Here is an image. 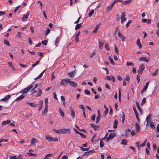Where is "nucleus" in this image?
<instances>
[{
    "label": "nucleus",
    "instance_id": "4be33fe9",
    "mask_svg": "<svg viewBox=\"0 0 159 159\" xmlns=\"http://www.w3.org/2000/svg\"><path fill=\"white\" fill-rule=\"evenodd\" d=\"M59 109V112L60 113L62 117H64L65 116L64 112L62 110L61 108L60 107Z\"/></svg>",
    "mask_w": 159,
    "mask_h": 159
},
{
    "label": "nucleus",
    "instance_id": "4d7b16f0",
    "mask_svg": "<svg viewBox=\"0 0 159 159\" xmlns=\"http://www.w3.org/2000/svg\"><path fill=\"white\" fill-rule=\"evenodd\" d=\"M4 44H6L8 46H9V41L7 40L4 39Z\"/></svg>",
    "mask_w": 159,
    "mask_h": 159
},
{
    "label": "nucleus",
    "instance_id": "338daca9",
    "mask_svg": "<svg viewBox=\"0 0 159 159\" xmlns=\"http://www.w3.org/2000/svg\"><path fill=\"white\" fill-rule=\"evenodd\" d=\"M105 79L107 80H111V77L110 76H107L105 77Z\"/></svg>",
    "mask_w": 159,
    "mask_h": 159
},
{
    "label": "nucleus",
    "instance_id": "680f3d73",
    "mask_svg": "<svg viewBox=\"0 0 159 159\" xmlns=\"http://www.w3.org/2000/svg\"><path fill=\"white\" fill-rule=\"evenodd\" d=\"M115 52H116V53L117 54H119L118 50V48H117V47L116 46L115 47Z\"/></svg>",
    "mask_w": 159,
    "mask_h": 159
},
{
    "label": "nucleus",
    "instance_id": "a18cd8bd",
    "mask_svg": "<svg viewBox=\"0 0 159 159\" xmlns=\"http://www.w3.org/2000/svg\"><path fill=\"white\" fill-rule=\"evenodd\" d=\"M105 49L106 50H107V51L110 50V49L108 47V45L107 43H105Z\"/></svg>",
    "mask_w": 159,
    "mask_h": 159
},
{
    "label": "nucleus",
    "instance_id": "c85d7f7f",
    "mask_svg": "<svg viewBox=\"0 0 159 159\" xmlns=\"http://www.w3.org/2000/svg\"><path fill=\"white\" fill-rule=\"evenodd\" d=\"M82 26L81 24H77L75 27V30H77Z\"/></svg>",
    "mask_w": 159,
    "mask_h": 159
},
{
    "label": "nucleus",
    "instance_id": "f704fd0d",
    "mask_svg": "<svg viewBox=\"0 0 159 159\" xmlns=\"http://www.w3.org/2000/svg\"><path fill=\"white\" fill-rule=\"evenodd\" d=\"M127 142L126 140L125 139H123L122 140L121 142V144H122L126 145L127 144Z\"/></svg>",
    "mask_w": 159,
    "mask_h": 159
},
{
    "label": "nucleus",
    "instance_id": "052dcab7",
    "mask_svg": "<svg viewBox=\"0 0 159 159\" xmlns=\"http://www.w3.org/2000/svg\"><path fill=\"white\" fill-rule=\"evenodd\" d=\"M79 134L80 135V136L83 138H85L86 137V136H85V135L82 133L80 132Z\"/></svg>",
    "mask_w": 159,
    "mask_h": 159
},
{
    "label": "nucleus",
    "instance_id": "b1692460",
    "mask_svg": "<svg viewBox=\"0 0 159 159\" xmlns=\"http://www.w3.org/2000/svg\"><path fill=\"white\" fill-rule=\"evenodd\" d=\"M118 121L116 119L114 121L113 128L115 129L116 128L117 126Z\"/></svg>",
    "mask_w": 159,
    "mask_h": 159
},
{
    "label": "nucleus",
    "instance_id": "0eeeda50",
    "mask_svg": "<svg viewBox=\"0 0 159 159\" xmlns=\"http://www.w3.org/2000/svg\"><path fill=\"white\" fill-rule=\"evenodd\" d=\"M116 136V135L114 133H111L107 139V141H109L110 140L113 139Z\"/></svg>",
    "mask_w": 159,
    "mask_h": 159
},
{
    "label": "nucleus",
    "instance_id": "bf43d9fd",
    "mask_svg": "<svg viewBox=\"0 0 159 159\" xmlns=\"http://www.w3.org/2000/svg\"><path fill=\"white\" fill-rule=\"evenodd\" d=\"M100 146L101 147H103V146H104V143H103V141L102 140H101L100 141Z\"/></svg>",
    "mask_w": 159,
    "mask_h": 159
},
{
    "label": "nucleus",
    "instance_id": "c03bdc74",
    "mask_svg": "<svg viewBox=\"0 0 159 159\" xmlns=\"http://www.w3.org/2000/svg\"><path fill=\"white\" fill-rule=\"evenodd\" d=\"M80 149L82 151H87V150H89V148H84L82 147H80Z\"/></svg>",
    "mask_w": 159,
    "mask_h": 159
},
{
    "label": "nucleus",
    "instance_id": "dca6fc26",
    "mask_svg": "<svg viewBox=\"0 0 159 159\" xmlns=\"http://www.w3.org/2000/svg\"><path fill=\"white\" fill-rule=\"evenodd\" d=\"M46 71V70H43L39 75V76L36 78H34V80H36L37 79L40 78L42 76H43V73Z\"/></svg>",
    "mask_w": 159,
    "mask_h": 159
},
{
    "label": "nucleus",
    "instance_id": "e433bc0d",
    "mask_svg": "<svg viewBox=\"0 0 159 159\" xmlns=\"http://www.w3.org/2000/svg\"><path fill=\"white\" fill-rule=\"evenodd\" d=\"M90 125L95 130L98 128V126L93 123H92Z\"/></svg>",
    "mask_w": 159,
    "mask_h": 159
},
{
    "label": "nucleus",
    "instance_id": "e2e57ef3",
    "mask_svg": "<svg viewBox=\"0 0 159 159\" xmlns=\"http://www.w3.org/2000/svg\"><path fill=\"white\" fill-rule=\"evenodd\" d=\"M58 139L57 138H52L51 141L52 142H57L58 141Z\"/></svg>",
    "mask_w": 159,
    "mask_h": 159
},
{
    "label": "nucleus",
    "instance_id": "cd10ccee",
    "mask_svg": "<svg viewBox=\"0 0 159 159\" xmlns=\"http://www.w3.org/2000/svg\"><path fill=\"white\" fill-rule=\"evenodd\" d=\"M136 104L137 108L138 109L139 111L140 112H141L142 111V110L141 107H140L139 103L138 102H136Z\"/></svg>",
    "mask_w": 159,
    "mask_h": 159
},
{
    "label": "nucleus",
    "instance_id": "13d9d810",
    "mask_svg": "<svg viewBox=\"0 0 159 159\" xmlns=\"http://www.w3.org/2000/svg\"><path fill=\"white\" fill-rule=\"evenodd\" d=\"M96 51H94L91 54V55L90 56V57L91 58H92L96 54Z\"/></svg>",
    "mask_w": 159,
    "mask_h": 159
},
{
    "label": "nucleus",
    "instance_id": "a19ab883",
    "mask_svg": "<svg viewBox=\"0 0 159 159\" xmlns=\"http://www.w3.org/2000/svg\"><path fill=\"white\" fill-rule=\"evenodd\" d=\"M52 138L50 137L49 136H46L45 137V139H46L47 140L49 141H51Z\"/></svg>",
    "mask_w": 159,
    "mask_h": 159
},
{
    "label": "nucleus",
    "instance_id": "39448f33",
    "mask_svg": "<svg viewBox=\"0 0 159 159\" xmlns=\"http://www.w3.org/2000/svg\"><path fill=\"white\" fill-rule=\"evenodd\" d=\"M70 129H61V134H65L67 133H70Z\"/></svg>",
    "mask_w": 159,
    "mask_h": 159
},
{
    "label": "nucleus",
    "instance_id": "473e14b6",
    "mask_svg": "<svg viewBox=\"0 0 159 159\" xmlns=\"http://www.w3.org/2000/svg\"><path fill=\"white\" fill-rule=\"evenodd\" d=\"M101 117V116L100 115H98L97 117L96 118V123H98L99 122Z\"/></svg>",
    "mask_w": 159,
    "mask_h": 159
},
{
    "label": "nucleus",
    "instance_id": "6ab92c4d",
    "mask_svg": "<svg viewBox=\"0 0 159 159\" xmlns=\"http://www.w3.org/2000/svg\"><path fill=\"white\" fill-rule=\"evenodd\" d=\"M136 43L137 45L138 46L139 48L140 49H141L142 48V46L140 42V40L139 39H138L136 42Z\"/></svg>",
    "mask_w": 159,
    "mask_h": 159
},
{
    "label": "nucleus",
    "instance_id": "603ef678",
    "mask_svg": "<svg viewBox=\"0 0 159 159\" xmlns=\"http://www.w3.org/2000/svg\"><path fill=\"white\" fill-rule=\"evenodd\" d=\"M45 107H48V99L47 98H46L45 99Z\"/></svg>",
    "mask_w": 159,
    "mask_h": 159
},
{
    "label": "nucleus",
    "instance_id": "ddd939ff",
    "mask_svg": "<svg viewBox=\"0 0 159 159\" xmlns=\"http://www.w3.org/2000/svg\"><path fill=\"white\" fill-rule=\"evenodd\" d=\"M29 15V13L28 12H27V13L24 15L22 17V20L23 21H25L27 19V18L28 16Z\"/></svg>",
    "mask_w": 159,
    "mask_h": 159
},
{
    "label": "nucleus",
    "instance_id": "5fc2aeb1",
    "mask_svg": "<svg viewBox=\"0 0 159 159\" xmlns=\"http://www.w3.org/2000/svg\"><path fill=\"white\" fill-rule=\"evenodd\" d=\"M94 11L93 10H92L90 12H89V16L91 17L93 14V13H94Z\"/></svg>",
    "mask_w": 159,
    "mask_h": 159
},
{
    "label": "nucleus",
    "instance_id": "f3484780",
    "mask_svg": "<svg viewBox=\"0 0 159 159\" xmlns=\"http://www.w3.org/2000/svg\"><path fill=\"white\" fill-rule=\"evenodd\" d=\"M11 97L10 95H7L6 97H5L4 98L1 99V100L2 101H6Z\"/></svg>",
    "mask_w": 159,
    "mask_h": 159
},
{
    "label": "nucleus",
    "instance_id": "aec40b11",
    "mask_svg": "<svg viewBox=\"0 0 159 159\" xmlns=\"http://www.w3.org/2000/svg\"><path fill=\"white\" fill-rule=\"evenodd\" d=\"M70 85L71 86L75 87L76 86L77 84V83L75 82L74 81H70Z\"/></svg>",
    "mask_w": 159,
    "mask_h": 159
},
{
    "label": "nucleus",
    "instance_id": "6e6552de",
    "mask_svg": "<svg viewBox=\"0 0 159 159\" xmlns=\"http://www.w3.org/2000/svg\"><path fill=\"white\" fill-rule=\"evenodd\" d=\"M118 35L120 38L123 41H124L126 39V38L122 34H121L120 31L118 32Z\"/></svg>",
    "mask_w": 159,
    "mask_h": 159
},
{
    "label": "nucleus",
    "instance_id": "864d4df0",
    "mask_svg": "<svg viewBox=\"0 0 159 159\" xmlns=\"http://www.w3.org/2000/svg\"><path fill=\"white\" fill-rule=\"evenodd\" d=\"M139 73H138L137 75V79L138 80L137 83L138 84L140 81V75Z\"/></svg>",
    "mask_w": 159,
    "mask_h": 159
},
{
    "label": "nucleus",
    "instance_id": "0e129e2a",
    "mask_svg": "<svg viewBox=\"0 0 159 159\" xmlns=\"http://www.w3.org/2000/svg\"><path fill=\"white\" fill-rule=\"evenodd\" d=\"M112 8V7L111 5L108 6L107 8V11H109Z\"/></svg>",
    "mask_w": 159,
    "mask_h": 159
},
{
    "label": "nucleus",
    "instance_id": "72a5a7b5",
    "mask_svg": "<svg viewBox=\"0 0 159 159\" xmlns=\"http://www.w3.org/2000/svg\"><path fill=\"white\" fill-rule=\"evenodd\" d=\"M27 155L29 156H34L36 157L37 156V154L35 153H28Z\"/></svg>",
    "mask_w": 159,
    "mask_h": 159
},
{
    "label": "nucleus",
    "instance_id": "c756f323",
    "mask_svg": "<svg viewBox=\"0 0 159 159\" xmlns=\"http://www.w3.org/2000/svg\"><path fill=\"white\" fill-rule=\"evenodd\" d=\"M26 103L27 104L30 105L31 107H35L38 105L37 104H36L32 103H30L29 102H27Z\"/></svg>",
    "mask_w": 159,
    "mask_h": 159
},
{
    "label": "nucleus",
    "instance_id": "f03ea898",
    "mask_svg": "<svg viewBox=\"0 0 159 159\" xmlns=\"http://www.w3.org/2000/svg\"><path fill=\"white\" fill-rule=\"evenodd\" d=\"M70 80L67 79L65 78V79H62L61 80L60 83L61 85H63L64 86H66V83H69L70 82Z\"/></svg>",
    "mask_w": 159,
    "mask_h": 159
},
{
    "label": "nucleus",
    "instance_id": "79ce46f5",
    "mask_svg": "<svg viewBox=\"0 0 159 159\" xmlns=\"http://www.w3.org/2000/svg\"><path fill=\"white\" fill-rule=\"evenodd\" d=\"M52 154H47L45 157L43 158V159H48V158L52 156Z\"/></svg>",
    "mask_w": 159,
    "mask_h": 159
},
{
    "label": "nucleus",
    "instance_id": "412c9836",
    "mask_svg": "<svg viewBox=\"0 0 159 159\" xmlns=\"http://www.w3.org/2000/svg\"><path fill=\"white\" fill-rule=\"evenodd\" d=\"M11 121L10 120H8L6 121H3L2 123V125H5L9 124Z\"/></svg>",
    "mask_w": 159,
    "mask_h": 159
},
{
    "label": "nucleus",
    "instance_id": "7ed1b4c3",
    "mask_svg": "<svg viewBox=\"0 0 159 159\" xmlns=\"http://www.w3.org/2000/svg\"><path fill=\"white\" fill-rule=\"evenodd\" d=\"M144 69L145 66L143 64H141L138 70V72L140 74H142L143 71L144 70Z\"/></svg>",
    "mask_w": 159,
    "mask_h": 159
},
{
    "label": "nucleus",
    "instance_id": "2eb2a0df",
    "mask_svg": "<svg viewBox=\"0 0 159 159\" xmlns=\"http://www.w3.org/2000/svg\"><path fill=\"white\" fill-rule=\"evenodd\" d=\"M7 63L9 65V67H10V68H11V69L12 70H14L15 69V68L13 66V65L12 64V62H10V61H8L7 62Z\"/></svg>",
    "mask_w": 159,
    "mask_h": 159
},
{
    "label": "nucleus",
    "instance_id": "1a4fd4ad",
    "mask_svg": "<svg viewBox=\"0 0 159 159\" xmlns=\"http://www.w3.org/2000/svg\"><path fill=\"white\" fill-rule=\"evenodd\" d=\"M39 142L38 140L36 139L33 138H32L30 144L32 145H34L36 143Z\"/></svg>",
    "mask_w": 159,
    "mask_h": 159
},
{
    "label": "nucleus",
    "instance_id": "f257e3e1",
    "mask_svg": "<svg viewBox=\"0 0 159 159\" xmlns=\"http://www.w3.org/2000/svg\"><path fill=\"white\" fill-rule=\"evenodd\" d=\"M33 83H32L29 86L24 89L22 90H21L20 93H27L28 92V91L33 88Z\"/></svg>",
    "mask_w": 159,
    "mask_h": 159
},
{
    "label": "nucleus",
    "instance_id": "c9c22d12",
    "mask_svg": "<svg viewBox=\"0 0 159 159\" xmlns=\"http://www.w3.org/2000/svg\"><path fill=\"white\" fill-rule=\"evenodd\" d=\"M148 87L147 86L145 85L141 92V93H144V92H145L148 89Z\"/></svg>",
    "mask_w": 159,
    "mask_h": 159
},
{
    "label": "nucleus",
    "instance_id": "ea45409f",
    "mask_svg": "<svg viewBox=\"0 0 159 159\" xmlns=\"http://www.w3.org/2000/svg\"><path fill=\"white\" fill-rule=\"evenodd\" d=\"M50 30L49 28H48L47 30L45 31V36H47L48 34H49L50 32Z\"/></svg>",
    "mask_w": 159,
    "mask_h": 159
},
{
    "label": "nucleus",
    "instance_id": "423d86ee",
    "mask_svg": "<svg viewBox=\"0 0 159 159\" xmlns=\"http://www.w3.org/2000/svg\"><path fill=\"white\" fill-rule=\"evenodd\" d=\"M151 116L152 115L151 114H149L147 117L146 118L147 125L148 123H150V122L152 120Z\"/></svg>",
    "mask_w": 159,
    "mask_h": 159
},
{
    "label": "nucleus",
    "instance_id": "774afa93",
    "mask_svg": "<svg viewBox=\"0 0 159 159\" xmlns=\"http://www.w3.org/2000/svg\"><path fill=\"white\" fill-rule=\"evenodd\" d=\"M21 33L20 32H18L17 34V36L20 38H21Z\"/></svg>",
    "mask_w": 159,
    "mask_h": 159
},
{
    "label": "nucleus",
    "instance_id": "393cba45",
    "mask_svg": "<svg viewBox=\"0 0 159 159\" xmlns=\"http://www.w3.org/2000/svg\"><path fill=\"white\" fill-rule=\"evenodd\" d=\"M52 130L57 134H61V129L57 130L55 129H52Z\"/></svg>",
    "mask_w": 159,
    "mask_h": 159
},
{
    "label": "nucleus",
    "instance_id": "de8ad7c7",
    "mask_svg": "<svg viewBox=\"0 0 159 159\" xmlns=\"http://www.w3.org/2000/svg\"><path fill=\"white\" fill-rule=\"evenodd\" d=\"M128 66H133L134 64L131 62L128 61L126 64Z\"/></svg>",
    "mask_w": 159,
    "mask_h": 159
},
{
    "label": "nucleus",
    "instance_id": "bb28decb",
    "mask_svg": "<svg viewBox=\"0 0 159 159\" xmlns=\"http://www.w3.org/2000/svg\"><path fill=\"white\" fill-rule=\"evenodd\" d=\"M25 95H24L23 94L21 95L18 98H17L15 100V101H16L18 100H20L22 99V98H23L25 97Z\"/></svg>",
    "mask_w": 159,
    "mask_h": 159
},
{
    "label": "nucleus",
    "instance_id": "4c0bfd02",
    "mask_svg": "<svg viewBox=\"0 0 159 159\" xmlns=\"http://www.w3.org/2000/svg\"><path fill=\"white\" fill-rule=\"evenodd\" d=\"M99 48L101 49L102 48V46L104 44V42L103 41H99Z\"/></svg>",
    "mask_w": 159,
    "mask_h": 159
},
{
    "label": "nucleus",
    "instance_id": "a878e982",
    "mask_svg": "<svg viewBox=\"0 0 159 159\" xmlns=\"http://www.w3.org/2000/svg\"><path fill=\"white\" fill-rule=\"evenodd\" d=\"M37 89L38 90V93L37 94V96H40L42 94V90L39 88H38Z\"/></svg>",
    "mask_w": 159,
    "mask_h": 159
},
{
    "label": "nucleus",
    "instance_id": "8fccbe9b",
    "mask_svg": "<svg viewBox=\"0 0 159 159\" xmlns=\"http://www.w3.org/2000/svg\"><path fill=\"white\" fill-rule=\"evenodd\" d=\"M39 61H37L35 64H33L32 65V67H34L36 66L38 64H39Z\"/></svg>",
    "mask_w": 159,
    "mask_h": 159
},
{
    "label": "nucleus",
    "instance_id": "37998d69",
    "mask_svg": "<svg viewBox=\"0 0 159 159\" xmlns=\"http://www.w3.org/2000/svg\"><path fill=\"white\" fill-rule=\"evenodd\" d=\"M108 108H107L106 110H105L104 112V117H106L108 113Z\"/></svg>",
    "mask_w": 159,
    "mask_h": 159
},
{
    "label": "nucleus",
    "instance_id": "6e6d98bb",
    "mask_svg": "<svg viewBox=\"0 0 159 159\" xmlns=\"http://www.w3.org/2000/svg\"><path fill=\"white\" fill-rule=\"evenodd\" d=\"M150 126L151 128H153L154 129L155 128V126L153 124V123L152 122H151L150 123Z\"/></svg>",
    "mask_w": 159,
    "mask_h": 159
},
{
    "label": "nucleus",
    "instance_id": "2f4dec72",
    "mask_svg": "<svg viewBox=\"0 0 159 159\" xmlns=\"http://www.w3.org/2000/svg\"><path fill=\"white\" fill-rule=\"evenodd\" d=\"M108 59L109 60H110V61L111 62V63L112 64V65H114L115 64V63L114 62V61H113V59H112V58L110 56H109L108 57Z\"/></svg>",
    "mask_w": 159,
    "mask_h": 159
},
{
    "label": "nucleus",
    "instance_id": "7c9ffc66",
    "mask_svg": "<svg viewBox=\"0 0 159 159\" xmlns=\"http://www.w3.org/2000/svg\"><path fill=\"white\" fill-rule=\"evenodd\" d=\"M43 104V101L42 100L40 101L39 102V105H40V107H39V111H40L42 108Z\"/></svg>",
    "mask_w": 159,
    "mask_h": 159
},
{
    "label": "nucleus",
    "instance_id": "5701e85b",
    "mask_svg": "<svg viewBox=\"0 0 159 159\" xmlns=\"http://www.w3.org/2000/svg\"><path fill=\"white\" fill-rule=\"evenodd\" d=\"M99 25H96L94 30L93 31V33H97V30L99 27Z\"/></svg>",
    "mask_w": 159,
    "mask_h": 159
},
{
    "label": "nucleus",
    "instance_id": "4468645a",
    "mask_svg": "<svg viewBox=\"0 0 159 159\" xmlns=\"http://www.w3.org/2000/svg\"><path fill=\"white\" fill-rule=\"evenodd\" d=\"M48 111V107H45L42 113V115L43 116H45L46 113Z\"/></svg>",
    "mask_w": 159,
    "mask_h": 159
},
{
    "label": "nucleus",
    "instance_id": "9d476101",
    "mask_svg": "<svg viewBox=\"0 0 159 159\" xmlns=\"http://www.w3.org/2000/svg\"><path fill=\"white\" fill-rule=\"evenodd\" d=\"M139 61H146L147 62H148L149 61V60L148 59H147L146 57H140L139 59Z\"/></svg>",
    "mask_w": 159,
    "mask_h": 159
},
{
    "label": "nucleus",
    "instance_id": "69168bd1",
    "mask_svg": "<svg viewBox=\"0 0 159 159\" xmlns=\"http://www.w3.org/2000/svg\"><path fill=\"white\" fill-rule=\"evenodd\" d=\"M85 93L87 95H89L90 94V91L88 89H86L84 91Z\"/></svg>",
    "mask_w": 159,
    "mask_h": 159
},
{
    "label": "nucleus",
    "instance_id": "a211bd4d",
    "mask_svg": "<svg viewBox=\"0 0 159 159\" xmlns=\"http://www.w3.org/2000/svg\"><path fill=\"white\" fill-rule=\"evenodd\" d=\"M135 130L136 131V132L138 133L140 131V127L139 125L137 123H135Z\"/></svg>",
    "mask_w": 159,
    "mask_h": 159
},
{
    "label": "nucleus",
    "instance_id": "9b49d317",
    "mask_svg": "<svg viewBox=\"0 0 159 159\" xmlns=\"http://www.w3.org/2000/svg\"><path fill=\"white\" fill-rule=\"evenodd\" d=\"M76 70L73 71H72L68 74V75L70 77L73 78H74L75 74H76Z\"/></svg>",
    "mask_w": 159,
    "mask_h": 159
},
{
    "label": "nucleus",
    "instance_id": "09e8293b",
    "mask_svg": "<svg viewBox=\"0 0 159 159\" xmlns=\"http://www.w3.org/2000/svg\"><path fill=\"white\" fill-rule=\"evenodd\" d=\"M75 127H76V128H77V129H78L80 131H82V132H85V130L84 129H79V127H78L77 125H75Z\"/></svg>",
    "mask_w": 159,
    "mask_h": 159
},
{
    "label": "nucleus",
    "instance_id": "3c124183",
    "mask_svg": "<svg viewBox=\"0 0 159 159\" xmlns=\"http://www.w3.org/2000/svg\"><path fill=\"white\" fill-rule=\"evenodd\" d=\"M146 102V98H143V99L142 102L141 103V105L142 106Z\"/></svg>",
    "mask_w": 159,
    "mask_h": 159
},
{
    "label": "nucleus",
    "instance_id": "58836bf2",
    "mask_svg": "<svg viewBox=\"0 0 159 159\" xmlns=\"http://www.w3.org/2000/svg\"><path fill=\"white\" fill-rule=\"evenodd\" d=\"M59 37H58L57 38L56 40L55 41V45L56 46V47H57L58 44L59 42Z\"/></svg>",
    "mask_w": 159,
    "mask_h": 159
},
{
    "label": "nucleus",
    "instance_id": "49530a36",
    "mask_svg": "<svg viewBox=\"0 0 159 159\" xmlns=\"http://www.w3.org/2000/svg\"><path fill=\"white\" fill-rule=\"evenodd\" d=\"M158 69L156 70H155V71L152 74V75L153 76H156L158 74Z\"/></svg>",
    "mask_w": 159,
    "mask_h": 159
},
{
    "label": "nucleus",
    "instance_id": "20e7f679",
    "mask_svg": "<svg viewBox=\"0 0 159 159\" xmlns=\"http://www.w3.org/2000/svg\"><path fill=\"white\" fill-rule=\"evenodd\" d=\"M121 22L122 24L125 22L126 20V18L125 17V12L122 13L120 17Z\"/></svg>",
    "mask_w": 159,
    "mask_h": 159
},
{
    "label": "nucleus",
    "instance_id": "f8f14e48",
    "mask_svg": "<svg viewBox=\"0 0 159 159\" xmlns=\"http://www.w3.org/2000/svg\"><path fill=\"white\" fill-rule=\"evenodd\" d=\"M70 109L71 114V116L73 118H74L75 115V113L74 110L72 107H70Z\"/></svg>",
    "mask_w": 159,
    "mask_h": 159
}]
</instances>
